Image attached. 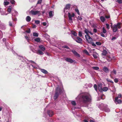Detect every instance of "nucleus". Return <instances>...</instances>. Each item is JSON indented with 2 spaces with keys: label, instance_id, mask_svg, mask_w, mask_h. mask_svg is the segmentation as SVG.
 I'll list each match as a JSON object with an SVG mask.
<instances>
[{
  "label": "nucleus",
  "instance_id": "f257e3e1",
  "mask_svg": "<svg viewBox=\"0 0 122 122\" xmlns=\"http://www.w3.org/2000/svg\"><path fill=\"white\" fill-rule=\"evenodd\" d=\"M82 100L84 102H90L91 100V97L90 95L87 93L82 94L80 96Z\"/></svg>",
  "mask_w": 122,
  "mask_h": 122
},
{
  "label": "nucleus",
  "instance_id": "f03ea898",
  "mask_svg": "<svg viewBox=\"0 0 122 122\" xmlns=\"http://www.w3.org/2000/svg\"><path fill=\"white\" fill-rule=\"evenodd\" d=\"M62 91V90L60 89L59 86L56 88V90L55 94L54 97L55 100H56L58 98L59 95L61 93Z\"/></svg>",
  "mask_w": 122,
  "mask_h": 122
},
{
  "label": "nucleus",
  "instance_id": "7ed1b4c3",
  "mask_svg": "<svg viewBox=\"0 0 122 122\" xmlns=\"http://www.w3.org/2000/svg\"><path fill=\"white\" fill-rule=\"evenodd\" d=\"M68 21L69 22L71 23H73V18L75 16V14L73 12L68 13Z\"/></svg>",
  "mask_w": 122,
  "mask_h": 122
},
{
  "label": "nucleus",
  "instance_id": "20e7f679",
  "mask_svg": "<svg viewBox=\"0 0 122 122\" xmlns=\"http://www.w3.org/2000/svg\"><path fill=\"white\" fill-rule=\"evenodd\" d=\"M85 36L86 41L88 43H91V41H92V38L88 35H85Z\"/></svg>",
  "mask_w": 122,
  "mask_h": 122
},
{
  "label": "nucleus",
  "instance_id": "39448f33",
  "mask_svg": "<svg viewBox=\"0 0 122 122\" xmlns=\"http://www.w3.org/2000/svg\"><path fill=\"white\" fill-rule=\"evenodd\" d=\"M30 13L32 15H36L37 14H40V11H34L33 10H31L30 11Z\"/></svg>",
  "mask_w": 122,
  "mask_h": 122
},
{
  "label": "nucleus",
  "instance_id": "423d86ee",
  "mask_svg": "<svg viewBox=\"0 0 122 122\" xmlns=\"http://www.w3.org/2000/svg\"><path fill=\"white\" fill-rule=\"evenodd\" d=\"M114 101L116 104L121 103L122 102V101L121 100L118 99V97H116Z\"/></svg>",
  "mask_w": 122,
  "mask_h": 122
},
{
  "label": "nucleus",
  "instance_id": "0eeeda50",
  "mask_svg": "<svg viewBox=\"0 0 122 122\" xmlns=\"http://www.w3.org/2000/svg\"><path fill=\"white\" fill-rule=\"evenodd\" d=\"M110 26L111 28L112 29L113 31L114 32H116L117 30V26L116 25H114L113 26L111 25Z\"/></svg>",
  "mask_w": 122,
  "mask_h": 122
},
{
  "label": "nucleus",
  "instance_id": "6e6552de",
  "mask_svg": "<svg viewBox=\"0 0 122 122\" xmlns=\"http://www.w3.org/2000/svg\"><path fill=\"white\" fill-rule=\"evenodd\" d=\"M66 61L71 63H73V62H75L76 61L75 60H73L70 58H67L65 59Z\"/></svg>",
  "mask_w": 122,
  "mask_h": 122
},
{
  "label": "nucleus",
  "instance_id": "1a4fd4ad",
  "mask_svg": "<svg viewBox=\"0 0 122 122\" xmlns=\"http://www.w3.org/2000/svg\"><path fill=\"white\" fill-rule=\"evenodd\" d=\"M74 39L77 42L79 43H81L82 42V39L79 37H77Z\"/></svg>",
  "mask_w": 122,
  "mask_h": 122
},
{
  "label": "nucleus",
  "instance_id": "9d476101",
  "mask_svg": "<svg viewBox=\"0 0 122 122\" xmlns=\"http://www.w3.org/2000/svg\"><path fill=\"white\" fill-rule=\"evenodd\" d=\"M102 84L101 83H99L98 85V88L99 91L102 92Z\"/></svg>",
  "mask_w": 122,
  "mask_h": 122
},
{
  "label": "nucleus",
  "instance_id": "9b49d317",
  "mask_svg": "<svg viewBox=\"0 0 122 122\" xmlns=\"http://www.w3.org/2000/svg\"><path fill=\"white\" fill-rule=\"evenodd\" d=\"M84 32L86 35H88V34L89 33H90L92 35H93V33H92L91 31H89L88 29H85L84 30Z\"/></svg>",
  "mask_w": 122,
  "mask_h": 122
},
{
  "label": "nucleus",
  "instance_id": "f8f14e48",
  "mask_svg": "<svg viewBox=\"0 0 122 122\" xmlns=\"http://www.w3.org/2000/svg\"><path fill=\"white\" fill-rule=\"evenodd\" d=\"M71 51L73 52V54H74V55L78 57H80V56L79 54L77 53L75 50H71Z\"/></svg>",
  "mask_w": 122,
  "mask_h": 122
},
{
  "label": "nucleus",
  "instance_id": "ddd939ff",
  "mask_svg": "<svg viewBox=\"0 0 122 122\" xmlns=\"http://www.w3.org/2000/svg\"><path fill=\"white\" fill-rule=\"evenodd\" d=\"M47 113L50 117L54 115V113L51 110L48 111L47 112Z\"/></svg>",
  "mask_w": 122,
  "mask_h": 122
},
{
  "label": "nucleus",
  "instance_id": "4468645a",
  "mask_svg": "<svg viewBox=\"0 0 122 122\" xmlns=\"http://www.w3.org/2000/svg\"><path fill=\"white\" fill-rule=\"evenodd\" d=\"M103 70L105 72L107 73L109 72V70L105 66L103 68Z\"/></svg>",
  "mask_w": 122,
  "mask_h": 122
},
{
  "label": "nucleus",
  "instance_id": "2eb2a0df",
  "mask_svg": "<svg viewBox=\"0 0 122 122\" xmlns=\"http://www.w3.org/2000/svg\"><path fill=\"white\" fill-rule=\"evenodd\" d=\"M39 47L40 49H41L42 51H44L45 50V47L44 46L42 45L40 46H39Z\"/></svg>",
  "mask_w": 122,
  "mask_h": 122
},
{
  "label": "nucleus",
  "instance_id": "dca6fc26",
  "mask_svg": "<svg viewBox=\"0 0 122 122\" xmlns=\"http://www.w3.org/2000/svg\"><path fill=\"white\" fill-rule=\"evenodd\" d=\"M49 16L50 18L53 17L54 15V12L53 11H50L49 12Z\"/></svg>",
  "mask_w": 122,
  "mask_h": 122
},
{
  "label": "nucleus",
  "instance_id": "f3484780",
  "mask_svg": "<svg viewBox=\"0 0 122 122\" xmlns=\"http://www.w3.org/2000/svg\"><path fill=\"white\" fill-rule=\"evenodd\" d=\"M70 5L69 4L66 5L65 6V7L64 8L65 10L66 9L69 10L70 8Z\"/></svg>",
  "mask_w": 122,
  "mask_h": 122
},
{
  "label": "nucleus",
  "instance_id": "a211bd4d",
  "mask_svg": "<svg viewBox=\"0 0 122 122\" xmlns=\"http://www.w3.org/2000/svg\"><path fill=\"white\" fill-rule=\"evenodd\" d=\"M93 56L95 58H97V54L95 52H94L93 53Z\"/></svg>",
  "mask_w": 122,
  "mask_h": 122
},
{
  "label": "nucleus",
  "instance_id": "6ab92c4d",
  "mask_svg": "<svg viewBox=\"0 0 122 122\" xmlns=\"http://www.w3.org/2000/svg\"><path fill=\"white\" fill-rule=\"evenodd\" d=\"M71 33L75 36H76L77 35V34L76 32L74 31H72L71 32Z\"/></svg>",
  "mask_w": 122,
  "mask_h": 122
},
{
  "label": "nucleus",
  "instance_id": "aec40b11",
  "mask_svg": "<svg viewBox=\"0 0 122 122\" xmlns=\"http://www.w3.org/2000/svg\"><path fill=\"white\" fill-rule=\"evenodd\" d=\"M31 19V18L29 16H27L26 18V20L28 22L30 21Z\"/></svg>",
  "mask_w": 122,
  "mask_h": 122
},
{
  "label": "nucleus",
  "instance_id": "412c9836",
  "mask_svg": "<svg viewBox=\"0 0 122 122\" xmlns=\"http://www.w3.org/2000/svg\"><path fill=\"white\" fill-rule=\"evenodd\" d=\"M41 71L44 74H47L48 73V72L44 69H41Z\"/></svg>",
  "mask_w": 122,
  "mask_h": 122
},
{
  "label": "nucleus",
  "instance_id": "4be33fe9",
  "mask_svg": "<svg viewBox=\"0 0 122 122\" xmlns=\"http://www.w3.org/2000/svg\"><path fill=\"white\" fill-rule=\"evenodd\" d=\"M100 19L101 21L103 22H104L105 20V18L103 16H101L100 18Z\"/></svg>",
  "mask_w": 122,
  "mask_h": 122
},
{
  "label": "nucleus",
  "instance_id": "5701e85b",
  "mask_svg": "<svg viewBox=\"0 0 122 122\" xmlns=\"http://www.w3.org/2000/svg\"><path fill=\"white\" fill-rule=\"evenodd\" d=\"M108 90V88L107 87H104L102 89V91L106 92Z\"/></svg>",
  "mask_w": 122,
  "mask_h": 122
},
{
  "label": "nucleus",
  "instance_id": "b1692460",
  "mask_svg": "<svg viewBox=\"0 0 122 122\" xmlns=\"http://www.w3.org/2000/svg\"><path fill=\"white\" fill-rule=\"evenodd\" d=\"M122 23H118L117 25H116L117 26V27H118V28L120 29L121 28V25Z\"/></svg>",
  "mask_w": 122,
  "mask_h": 122
},
{
  "label": "nucleus",
  "instance_id": "393cba45",
  "mask_svg": "<svg viewBox=\"0 0 122 122\" xmlns=\"http://www.w3.org/2000/svg\"><path fill=\"white\" fill-rule=\"evenodd\" d=\"M107 53V51L106 50H104L103 51L102 54L104 56H106Z\"/></svg>",
  "mask_w": 122,
  "mask_h": 122
},
{
  "label": "nucleus",
  "instance_id": "a878e982",
  "mask_svg": "<svg viewBox=\"0 0 122 122\" xmlns=\"http://www.w3.org/2000/svg\"><path fill=\"white\" fill-rule=\"evenodd\" d=\"M9 4V2L8 1H5L4 2V5L5 6H6L8 5Z\"/></svg>",
  "mask_w": 122,
  "mask_h": 122
},
{
  "label": "nucleus",
  "instance_id": "bb28decb",
  "mask_svg": "<svg viewBox=\"0 0 122 122\" xmlns=\"http://www.w3.org/2000/svg\"><path fill=\"white\" fill-rule=\"evenodd\" d=\"M38 53L40 55H43L44 53L43 52L41 51L40 50H39L38 51Z\"/></svg>",
  "mask_w": 122,
  "mask_h": 122
},
{
  "label": "nucleus",
  "instance_id": "cd10ccee",
  "mask_svg": "<svg viewBox=\"0 0 122 122\" xmlns=\"http://www.w3.org/2000/svg\"><path fill=\"white\" fill-rule=\"evenodd\" d=\"M69 10L67 9H66L65 10V8H64V12L65 14H68V13L69 12H68Z\"/></svg>",
  "mask_w": 122,
  "mask_h": 122
},
{
  "label": "nucleus",
  "instance_id": "c85d7f7f",
  "mask_svg": "<svg viewBox=\"0 0 122 122\" xmlns=\"http://www.w3.org/2000/svg\"><path fill=\"white\" fill-rule=\"evenodd\" d=\"M102 32L104 34H106L107 33V31L104 27H103L102 29Z\"/></svg>",
  "mask_w": 122,
  "mask_h": 122
},
{
  "label": "nucleus",
  "instance_id": "c756f323",
  "mask_svg": "<svg viewBox=\"0 0 122 122\" xmlns=\"http://www.w3.org/2000/svg\"><path fill=\"white\" fill-rule=\"evenodd\" d=\"M35 41L37 42H39L40 41V39L39 37H38L34 40Z\"/></svg>",
  "mask_w": 122,
  "mask_h": 122
},
{
  "label": "nucleus",
  "instance_id": "7c9ffc66",
  "mask_svg": "<svg viewBox=\"0 0 122 122\" xmlns=\"http://www.w3.org/2000/svg\"><path fill=\"white\" fill-rule=\"evenodd\" d=\"M105 111L106 112H110V110L109 108L107 107L105 109Z\"/></svg>",
  "mask_w": 122,
  "mask_h": 122
},
{
  "label": "nucleus",
  "instance_id": "2f4dec72",
  "mask_svg": "<svg viewBox=\"0 0 122 122\" xmlns=\"http://www.w3.org/2000/svg\"><path fill=\"white\" fill-rule=\"evenodd\" d=\"M75 11L79 15H80V14L79 10L77 8L75 9Z\"/></svg>",
  "mask_w": 122,
  "mask_h": 122
},
{
  "label": "nucleus",
  "instance_id": "473e14b6",
  "mask_svg": "<svg viewBox=\"0 0 122 122\" xmlns=\"http://www.w3.org/2000/svg\"><path fill=\"white\" fill-rule=\"evenodd\" d=\"M33 35L34 36L38 37V34L37 33L34 32L33 34Z\"/></svg>",
  "mask_w": 122,
  "mask_h": 122
},
{
  "label": "nucleus",
  "instance_id": "72a5a7b5",
  "mask_svg": "<svg viewBox=\"0 0 122 122\" xmlns=\"http://www.w3.org/2000/svg\"><path fill=\"white\" fill-rule=\"evenodd\" d=\"M94 87L95 90L97 91V85L96 84H94Z\"/></svg>",
  "mask_w": 122,
  "mask_h": 122
},
{
  "label": "nucleus",
  "instance_id": "f704fd0d",
  "mask_svg": "<svg viewBox=\"0 0 122 122\" xmlns=\"http://www.w3.org/2000/svg\"><path fill=\"white\" fill-rule=\"evenodd\" d=\"M11 7L10 6H9V8H8V10H7L8 11V12L10 13L11 12Z\"/></svg>",
  "mask_w": 122,
  "mask_h": 122
},
{
  "label": "nucleus",
  "instance_id": "c9c22d12",
  "mask_svg": "<svg viewBox=\"0 0 122 122\" xmlns=\"http://www.w3.org/2000/svg\"><path fill=\"white\" fill-rule=\"evenodd\" d=\"M71 102L72 105L74 106H75L76 105V102L74 101H72Z\"/></svg>",
  "mask_w": 122,
  "mask_h": 122
},
{
  "label": "nucleus",
  "instance_id": "e433bc0d",
  "mask_svg": "<svg viewBox=\"0 0 122 122\" xmlns=\"http://www.w3.org/2000/svg\"><path fill=\"white\" fill-rule=\"evenodd\" d=\"M96 44L98 46H100L101 45V43L99 42H96Z\"/></svg>",
  "mask_w": 122,
  "mask_h": 122
},
{
  "label": "nucleus",
  "instance_id": "4c0bfd02",
  "mask_svg": "<svg viewBox=\"0 0 122 122\" xmlns=\"http://www.w3.org/2000/svg\"><path fill=\"white\" fill-rule=\"evenodd\" d=\"M92 68L93 69L96 70H98L99 69V67H96V66L93 67H92Z\"/></svg>",
  "mask_w": 122,
  "mask_h": 122
},
{
  "label": "nucleus",
  "instance_id": "58836bf2",
  "mask_svg": "<svg viewBox=\"0 0 122 122\" xmlns=\"http://www.w3.org/2000/svg\"><path fill=\"white\" fill-rule=\"evenodd\" d=\"M35 23L36 24H38L40 23V21L38 20H36L35 21Z\"/></svg>",
  "mask_w": 122,
  "mask_h": 122
},
{
  "label": "nucleus",
  "instance_id": "ea45409f",
  "mask_svg": "<svg viewBox=\"0 0 122 122\" xmlns=\"http://www.w3.org/2000/svg\"><path fill=\"white\" fill-rule=\"evenodd\" d=\"M10 2L12 4H15V2L14 0H10Z\"/></svg>",
  "mask_w": 122,
  "mask_h": 122
},
{
  "label": "nucleus",
  "instance_id": "a19ab883",
  "mask_svg": "<svg viewBox=\"0 0 122 122\" xmlns=\"http://www.w3.org/2000/svg\"><path fill=\"white\" fill-rule=\"evenodd\" d=\"M104 34V33L102 32H101L100 33L101 36L102 37H105V35Z\"/></svg>",
  "mask_w": 122,
  "mask_h": 122
},
{
  "label": "nucleus",
  "instance_id": "79ce46f5",
  "mask_svg": "<svg viewBox=\"0 0 122 122\" xmlns=\"http://www.w3.org/2000/svg\"><path fill=\"white\" fill-rule=\"evenodd\" d=\"M83 52L85 53L87 55H89V53L86 50H84L83 51Z\"/></svg>",
  "mask_w": 122,
  "mask_h": 122
},
{
  "label": "nucleus",
  "instance_id": "37998d69",
  "mask_svg": "<svg viewBox=\"0 0 122 122\" xmlns=\"http://www.w3.org/2000/svg\"><path fill=\"white\" fill-rule=\"evenodd\" d=\"M77 18L78 20H81L82 19V18L79 16H78Z\"/></svg>",
  "mask_w": 122,
  "mask_h": 122
},
{
  "label": "nucleus",
  "instance_id": "c03bdc74",
  "mask_svg": "<svg viewBox=\"0 0 122 122\" xmlns=\"http://www.w3.org/2000/svg\"><path fill=\"white\" fill-rule=\"evenodd\" d=\"M106 25L107 26V28L108 29H110V26L109 24H106Z\"/></svg>",
  "mask_w": 122,
  "mask_h": 122
},
{
  "label": "nucleus",
  "instance_id": "a18cd8bd",
  "mask_svg": "<svg viewBox=\"0 0 122 122\" xmlns=\"http://www.w3.org/2000/svg\"><path fill=\"white\" fill-rule=\"evenodd\" d=\"M105 98V96L103 94L101 96V98L102 99H104Z\"/></svg>",
  "mask_w": 122,
  "mask_h": 122
},
{
  "label": "nucleus",
  "instance_id": "49530a36",
  "mask_svg": "<svg viewBox=\"0 0 122 122\" xmlns=\"http://www.w3.org/2000/svg\"><path fill=\"white\" fill-rule=\"evenodd\" d=\"M90 43L93 46H96L95 43L94 42H92V41H91V43Z\"/></svg>",
  "mask_w": 122,
  "mask_h": 122
},
{
  "label": "nucleus",
  "instance_id": "de8ad7c7",
  "mask_svg": "<svg viewBox=\"0 0 122 122\" xmlns=\"http://www.w3.org/2000/svg\"><path fill=\"white\" fill-rule=\"evenodd\" d=\"M42 24L44 26H45L46 25H47V26L48 25V24L47 23H46L45 22H44L42 23Z\"/></svg>",
  "mask_w": 122,
  "mask_h": 122
},
{
  "label": "nucleus",
  "instance_id": "09e8293b",
  "mask_svg": "<svg viewBox=\"0 0 122 122\" xmlns=\"http://www.w3.org/2000/svg\"><path fill=\"white\" fill-rule=\"evenodd\" d=\"M78 35H79V36L80 37H81L82 36V33H81V32L79 31V32Z\"/></svg>",
  "mask_w": 122,
  "mask_h": 122
},
{
  "label": "nucleus",
  "instance_id": "8fccbe9b",
  "mask_svg": "<svg viewBox=\"0 0 122 122\" xmlns=\"http://www.w3.org/2000/svg\"><path fill=\"white\" fill-rule=\"evenodd\" d=\"M62 47L63 48H66L67 49H69V47L68 46H66V45L63 46Z\"/></svg>",
  "mask_w": 122,
  "mask_h": 122
},
{
  "label": "nucleus",
  "instance_id": "3c124183",
  "mask_svg": "<svg viewBox=\"0 0 122 122\" xmlns=\"http://www.w3.org/2000/svg\"><path fill=\"white\" fill-rule=\"evenodd\" d=\"M107 60L108 61H110L112 59V58H111V57L110 56L107 57Z\"/></svg>",
  "mask_w": 122,
  "mask_h": 122
},
{
  "label": "nucleus",
  "instance_id": "603ef678",
  "mask_svg": "<svg viewBox=\"0 0 122 122\" xmlns=\"http://www.w3.org/2000/svg\"><path fill=\"white\" fill-rule=\"evenodd\" d=\"M13 13L12 14V19L14 21H16L17 20V19L16 18H15L14 19H13Z\"/></svg>",
  "mask_w": 122,
  "mask_h": 122
},
{
  "label": "nucleus",
  "instance_id": "864d4df0",
  "mask_svg": "<svg viewBox=\"0 0 122 122\" xmlns=\"http://www.w3.org/2000/svg\"><path fill=\"white\" fill-rule=\"evenodd\" d=\"M26 32L28 33H30V29H28L26 31Z\"/></svg>",
  "mask_w": 122,
  "mask_h": 122
},
{
  "label": "nucleus",
  "instance_id": "5fc2aeb1",
  "mask_svg": "<svg viewBox=\"0 0 122 122\" xmlns=\"http://www.w3.org/2000/svg\"><path fill=\"white\" fill-rule=\"evenodd\" d=\"M107 81L111 83H113V81L109 79H107Z\"/></svg>",
  "mask_w": 122,
  "mask_h": 122
},
{
  "label": "nucleus",
  "instance_id": "6e6d98bb",
  "mask_svg": "<svg viewBox=\"0 0 122 122\" xmlns=\"http://www.w3.org/2000/svg\"><path fill=\"white\" fill-rule=\"evenodd\" d=\"M9 25L10 26H12L14 25H13L11 22L9 21Z\"/></svg>",
  "mask_w": 122,
  "mask_h": 122
},
{
  "label": "nucleus",
  "instance_id": "4d7b16f0",
  "mask_svg": "<svg viewBox=\"0 0 122 122\" xmlns=\"http://www.w3.org/2000/svg\"><path fill=\"white\" fill-rule=\"evenodd\" d=\"M117 2L120 4L122 3V0H117Z\"/></svg>",
  "mask_w": 122,
  "mask_h": 122
},
{
  "label": "nucleus",
  "instance_id": "13d9d810",
  "mask_svg": "<svg viewBox=\"0 0 122 122\" xmlns=\"http://www.w3.org/2000/svg\"><path fill=\"white\" fill-rule=\"evenodd\" d=\"M93 85L92 84H89L88 85V86L89 87H91Z\"/></svg>",
  "mask_w": 122,
  "mask_h": 122
},
{
  "label": "nucleus",
  "instance_id": "bf43d9fd",
  "mask_svg": "<svg viewBox=\"0 0 122 122\" xmlns=\"http://www.w3.org/2000/svg\"><path fill=\"white\" fill-rule=\"evenodd\" d=\"M113 72V73L115 75L116 74V71L115 70H113V71H112L111 72V74H112V73Z\"/></svg>",
  "mask_w": 122,
  "mask_h": 122
},
{
  "label": "nucleus",
  "instance_id": "052dcab7",
  "mask_svg": "<svg viewBox=\"0 0 122 122\" xmlns=\"http://www.w3.org/2000/svg\"><path fill=\"white\" fill-rule=\"evenodd\" d=\"M93 31L95 33H96L97 31V30L96 29L94 28L93 29Z\"/></svg>",
  "mask_w": 122,
  "mask_h": 122
},
{
  "label": "nucleus",
  "instance_id": "680f3d73",
  "mask_svg": "<svg viewBox=\"0 0 122 122\" xmlns=\"http://www.w3.org/2000/svg\"><path fill=\"white\" fill-rule=\"evenodd\" d=\"M114 81L116 83H117L118 81V79L117 78L115 79L114 80Z\"/></svg>",
  "mask_w": 122,
  "mask_h": 122
},
{
  "label": "nucleus",
  "instance_id": "e2e57ef3",
  "mask_svg": "<svg viewBox=\"0 0 122 122\" xmlns=\"http://www.w3.org/2000/svg\"><path fill=\"white\" fill-rule=\"evenodd\" d=\"M30 63H32L33 64H36L33 61H30Z\"/></svg>",
  "mask_w": 122,
  "mask_h": 122
},
{
  "label": "nucleus",
  "instance_id": "0e129e2a",
  "mask_svg": "<svg viewBox=\"0 0 122 122\" xmlns=\"http://www.w3.org/2000/svg\"><path fill=\"white\" fill-rule=\"evenodd\" d=\"M42 1V0H39L37 4H40Z\"/></svg>",
  "mask_w": 122,
  "mask_h": 122
},
{
  "label": "nucleus",
  "instance_id": "69168bd1",
  "mask_svg": "<svg viewBox=\"0 0 122 122\" xmlns=\"http://www.w3.org/2000/svg\"><path fill=\"white\" fill-rule=\"evenodd\" d=\"M25 38H26V39L28 41V40H29V38H28V37L27 36H25Z\"/></svg>",
  "mask_w": 122,
  "mask_h": 122
},
{
  "label": "nucleus",
  "instance_id": "338daca9",
  "mask_svg": "<svg viewBox=\"0 0 122 122\" xmlns=\"http://www.w3.org/2000/svg\"><path fill=\"white\" fill-rule=\"evenodd\" d=\"M118 98L119 97V98H120L121 97V95L120 94H118Z\"/></svg>",
  "mask_w": 122,
  "mask_h": 122
},
{
  "label": "nucleus",
  "instance_id": "774afa93",
  "mask_svg": "<svg viewBox=\"0 0 122 122\" xmlns=\"http://www.w3.org/2000/svg\"><path fill=\"white\" fill-rule=\"evenodd\" d=\"M18 58L20 60H21L22 59H23V57H20V56H18Z\"/></svg>",
  "mask_w": 122,
  "mask_h": 122
}]
</instances>
